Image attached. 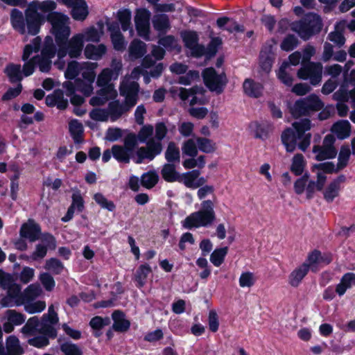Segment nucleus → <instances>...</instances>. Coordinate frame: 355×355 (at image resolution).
<instances>
[{"label": "nucleus", "mask_w": 355, "mask_h": 355, "mask_svg": "<svg viewBox=\"0 0 355 355\" xmlns=\"http://www.w3.org/2000/svg\"><path fill=\"white\" fill-rule=\"evenodd\" d=\"M48 21L51 24V33L58 46V57L63 58L67 54L71 58L80 56L85 35L78 33L68 40L71 34L69 17L61 12H53L48 16Z\"/></svg>", "instance_id": "nucleus-1"}, {"label": "nucleus", "mask_w": 355, "mask_h": 355, "mask_svg": "<svg viewBox=\"0 0 355 355\" xmlns=\"http://www.w3.org/2000/svg\"><path fill=\"white\" fill-rule=\"evenodd\" d=\"M123 64L121 60L112 59L110 67L103 69L97 77L96 84L101 89L98 95L92 97L89 103L93 105H101L110 99H114L117 96V92L113 84L112 80H116L121 73Z\"/></svg>", "instance_id": "nucleus-2"}, {"label": "nucleus", "mask_w": 355, "mask_h": 355, "mask_svg": "<svg viewBox=\"0 0 355 355\" xmlns=\"http://www.w3.org/2000/svg\"><path fill=\"white\" fill-rule=\"evenodd\" d=\"M311 122L308 119H300L292 123V128L284 130L282 134V142L287 152H293L296 147L304 152L311 144Z\"/></svg>", "instance_id": "nucleus-3"}, {"label": "nucleus", "mask_w": 355, "mask_h": 355, "mask_svg": "<svg viewBox=\"0 0 355 355\" xmlns=\"http://www.w3.org/2000/svg\"><path fill=\"white\" fill-rule=\"evenodd\" d=\"M139 84L135 82L128 83V80H123L120 85V94L125 97L123 104L119 101H112L109 103L107 111L112 121L118 119L124 112L129 111L137 103Z\"/></svg>", "instance_id": "nucleus-4"}, {"label": "nucleus", "mask_w": 355, "mask_h": 355, "mask_svg": "<svg viewBox=\"0 0 355 355\" xmlns=\"http://www.w3.org/2000/svg\"><path fill=\"white\" fill-rule=\"evenodd\" d=\"M205 90L202 87L195 86L191 89H186L180 87H172L169 89V92L173 97H179L182 101H187L190 97V105H203L207 103V99L205 96L204 93ZM208 110L204 107H191L189 109V114L197 119H203Z\"/></svg>", "instance_id": "nucleus-5"}, {"label": "nucleus", "mask_w": 355, "mask_h": 355, "mask_svg": "<svg viewBox=\"0 0 355 355\" xmlns=\"http://www.w3.org/2000/svg\"><path fill=\"white\" fill-rule=\"evenodd\" d=\"M200 205V210L190 214L181 222L182 227L187 230L207 227L214 223L216 218L214 202L202 200Z\"/></svg>", "instance_id": "nucleus-6"}, {"label": "nucleus", "mask_w": 355, "mask_h": 355, "mask_svg": "<svg viewBox=\"0 0 355 355\" xmlns=\"http://www.w3.org/2000/svg\"><path fill=\"white\" fill-rule=\"evenodd\" d=\"M10 23L14 30L21 35L26 33L35 35L38 33L41 26L40 17L38 14L28 12L24 18L23 13L17 10L12 9L10 13Z\"/></svg>", "instance_id": "nucleus-7"}, {"label": "nucleus", "mask_w": 355, "mask_h": 355, "mask_svg": "<svg viewBox=\"0 0 355 355\" xmlns=\"http://www.w3.org/2000/svg\"><path fill=\"white\" fill-rule=\"evenodd\" d=\"M83 73V80L77 79L74 83L71 81H66L63 84V87L67 92V95H71L78 91L83 94L85 96H90L94 90L93 83L95 80V69L98 67L97 63H86Z\"/></svg>", "instance_id": "nucleus-8"}, {"label": "nucleus", "mask_w": 355, "mask_h": 355, "mask_svg": "<svg viewBox=\"0 0 355 355\" xmlns=\"http://www.w3.org/2000/svg\"><path fill=\"white\" fill-rule=\"evenodd\" d=\"M291 26L292 31L296 32L302 39L306 40L320 31L322 23L318 15L309 12L302 19L293 22Z\"/></svg>", "instance_id": "nucleus-9"}, {"label": "nucleus", "mask_w": 355, "mask_h": 355, "mask_svg": "<svg viewBox=\"0 0 355 355\" xmlns=\"http://www.w3.org/2000/svg\"><path fill=\"white\" fill-rule=\"evenodd\" d=\"M323 106V103L318 96L311 94L307 97L296 101L291 107V112L294 117L298 118L318 112L320 110Z\"/></svg>", "instance_id": "nucleus-10"}, {"label": "nucleus", "mask_w": 355, "mask_h": 355, "mask_svg": "<svg viewBox=\"0 0 355 355\" xmlns=\"http://www.w3.org/2000/svg\"><path fill=\"white\" fill-rule=\"evenodd\" d=\"M202 78L205 85L211 91L220 94L227 83V78L224 73H217L212 68H207L202 72Z\"/></svg>", "instance_id": "nucleus-11"}, {"label": "nucleus", "mask_w": 355, "mask_h": 355, "mask_svg": "<svg viewBox=\"0 0 355 355\" xmlns=\"http://www.w3.org/2000/svg\"><path fill=\"white\" fill-rule=\"evenodd\" d=\"M55 54V51L53 39L48 36L45 38L41 55L33 57V61L42 72H48L51 67V58L54 57Z\"/></svg>", "instance_id": "nucleus-12"}, {"label": "nucleus", "mask_w": 355, "mask_h": 355, "mask_svg": "<svg viewBox=\"0 0 355 355\" xmlns=\"http://www.w3.org/2000/svg\"><path fill=\"white\" fill-rule=\"evenodd\" d=\"M8 282V286L2 287L7 291V296L1 301L2 306H20L24 304V296H23V292L21 291V286L14 283L12 277Z\"/></svg>", "instance_id": "nucleus-13"}, {"label": "nucleus", "mask_w": 355, "mask_h": 355, "mask_svg": "<svg viewBox=\"0 0 355 355\" xmlns=\"http://www.w3.org/2000/svg\"><path fill=\"white\" fill-rule=\"evenodd\" d=\"M322 69L320 62H309L298 70L297 76L302 80H309L313 85H317L322 80Z\"/></svg>", "instance_id": "nucleus-14"}, {"label": "nucleus", "mask_w": 355, "mask_h": 355, "mask_svg": "<svg viewBox=\"0 0 355 355\" xmlns=\"http://www.w3.org/2000/svg\"><path fill=\"white\" fill-rule=\"evenodd\" d=\"M59 321L58 314L55 310L54 305L51 304L49 306L48 313L43 315L40 328L38 332L42 334L48 335L50 337L54 338L56 336V331L54 325Z\"/></svg>", "instance_id": "nucleus-15"}, {"label": "nucleus", "mask_w": 355, "mask_h": 355, "mask_svg": "<svg viewBox=\"0 0 355 355\" xmlns=\"http://www.w3.org/2000/svg\"><path fill=\"white\" fill-rule=\"evenodd\" d=\"M150 12L146 8H139L136 11L135 22L139 36L146 40H150Z\"/></svg>", "instance_id": "nucleus-16"}, {"label": "nucleus", "mask_w": 355, "mask_h": 355, "mask_svg": "<svg viewBox=\"0 0 355 355\" xmlns=\"http://www.w3.org/2000/svg\"><path fill=\"white\" fill-rule=\"evenodd\" d=\"M181 37L185 46L191 50V53L193 56L200 57L205 53V47L198 44V37L195 31H187L182 32Z\"/></svg>", "instance_id": "nucleus-17"}, {"label": "nucleus", "mask_w": 355, "mask_h": 355, "mask_svg": "<svg viewBox=\"0 0 355 355\" xmlns=\"http://www.w3.org/2000/svg\"><path fill=\"white\" fill-rule=\"evenodd\" d=\"M162 150L161 143L155 141L148 142L147 147H141L137 150L135 162L137 164H141L144 159L152 160L157 155L162 152Z\"/></svg>", "instance_id": "nucleus-18"}, {"label": "nucleus", "mask_w": 355, "mask_h": 355, "mask_svg": "<svg viewBox=\"0 0 355 355\" xmlns=\"http://www.w3.org/2000/svg\"><path fill=\"white\" fill-rule=\"evenodd\" d=\"M200 171L198 170H193L189 172H187L180 174L178 182H182L187 187L191 189H197L206 182V179L203 177L200 176Z\"/></svg>", "instance_id": "nucleus-19"}, {"label": "nucleus", "mask_w": 355, "mask_h": 355, "mask_svg": "<svg viewBox=\"0 0 355 355\" xmlns=\"http://www.w3.org/2000/svg\"><path fill=\"white\" fill-rule=\"evenodd\" d=\"M5 318L7 321L3 324V329L6 333L12 332L14 330L15 326L21 325L26 320L25 315L17 312L15 310L6 311Z\"/></svg>", "instance_id": "nucleus-20"}, {"label": "nucleus", "mask_w": 355, "mask_h": 355, "mask_svg": "<svg viewBox=\"0 0 355 355\" xmlns=\"http://www.w3.org/2000/svg\"><path fill=\"white\" fill-rule=\"evenodd\" d=\"M347 85V80H346L343 85L334 94V98L338 101L336 105L338 115L340 116H345L347 114L348 107L344 103L347 101L350 98L349 94H348L346 86Z\"/></svg>", "instance_id": "nucleus-21"}, {"label": "nucleus", "mask_w": 355, "mask_h": 355, "mask_svg": "<svg viewBox=\"0 0 355 355\" xmlns=\"http://www.w3.org/2000/svg\"><path fill=\"white\" fill-rule=\"evenodd\" d=\"M107 29L110 32V37L113 47L116 51H123L126 46L125 39L119 31L117 23H107Z\"/></svg>", "instance_id": "nucleus-22"}, {"label": "nucleus", "mask_w": 355, "mask_h": 355, "mask_svg": "<svg viewBox=\"0 0 355 355\" xmlns=\"http://www.w3.org/2000/svg\"><path fill=\"white\" fill-rule=\"evenodd\" d=\"M346 178L341 175L331 181L324 191V198L328 202H332L338 196L341 184L345 182Z\"/></svg>", "instance_id": "nucleus-23"}, {"label": "nucleus", "mask_w": 355, "mask_h": 355, "mask_svg": "<svg viewBox=\"0 0 355 355\" xmlns=\"http://www.w3.org/2000/svg\"><path fill=\"white\" fill-rule=\"evenodd\" d=\"M40 233L39 225L31 219L24 223L20 229V236L28 239L31 242L36 241L39 238Z\"/></svg>", "instance_id": "nucleus-24"}, {"label": "nucleus", "mask_w": 355, "mask_h": 355, "mask_svg": "<svg viewBox=\"0 0 355 355\" xmlns=\"http://www.w3.org/2000/svg\"><path fill=\"white\" fill-rule=\"evenodd\" d=\"M56 8V3L51 0H46L44 1H34L31 2L29 5L28 10L31 12V13L37 14L38 11H40L43 13L49 12L47 17L53 13V12Z\"/></svg>", "instance_id": "nucleus-25"}, {"label": "nucleus", "mask_w": 355, "mask_h": 355, "mask_svg": "<svg viewBox=\"0 0 355 355\" xmlns=\"http://www.w3.org/2000/svg\"><path fill=\"white\" fill-rule=\"evenodd\" d=\"M309 272L307 264H301L290 273L288 277V284L293 287H297Z\"/></svg>", "instance_id": "nucleus-26"}, {"label": "nucleus", "mask_w": 355, "mask_h": 355, "mask_svg": "<svg viewBox=\"0 0 355 355\" xmlns=\"http://www.w3.org/2000/svg\"><path fill=\"white\" fill-rule=\"evenodd\" d=\"M250 128L254 132V137L261 139H266L273 130V126L270 123L253 122L250 125Z\"/></svg>", "instance_id": "nucleus-27"}, {"label": "nucleus", "mask_w": 355, "mask_h": 355, "mask_svg": "<svg viewBox=\"0 0 355 355\" xmlns=\"http://www.w3.org/2000/svg\"><path fill=\"white\" fill-rule=\"evenodd\" d=\"M155 63V61L152 59L150 55H146L144 57V58L142 60L141 65L137 67H135L132 71L131 72V74L130 77H125L123 80H127L128 83L130 84V83L135 82V80L139 79L141 75L143 74L145 69H147L152 67ZM135 83H137L135 81Z\"/></svg>", "instance_id": "nucleus-28"}, {"label": "nucleus", "mask_w": 355, "mask_h": 355, "mask_svg": "<svg viewBox=\"0 0 355 355\" xmlns=\"http://www.w3.org/2000/svg\"><path fill=\"white\" fill-rule=\"evenodd\" d=\"M274 54L271 45L264 46L260 53V67L266 73H268L272 66Z\"/></svg>", "instance_id": "nucleus-29"}, {"label": "nucleus", "mask_w": 355, "mask_h": 355, "mask_svg": "<svg viewBox=\"0 0 355 355\" xmlns=\"http://www.w3.org/2000/svg\"><path fill=\"white\" fill-rule=\"evenodd\" d=\"M106 52L107 47L103 44L98 45L87 44L84 50L85 58L93 60H101Z\"/></svg>", "instance_id": "nucleus-30"}, {"label": "nucleus", "mask_w": 355, "mask_h": 355, "mask_svg": "<svg viewBox=\"0 0 355 355\" xmlns=\"http://www.w3.org/2000/svg\"><path fill=\"white\" fill-rule=\"evenodd\" d=\"M331 130L338 139H344L350 135L351 125L347 120H340L333 125Z\"/></svg>", "instance_id": "nucleus-31"}, {"label": "nucleus", "mask_w": 355, "mask_h": 355, "mask_svg": "<svg viewBox=\"0 0 355 355\" xmlns=\"http://www.w3.org/2000/svg\"><path fill=\"white\" fill-rule=\"evenodd\" d=\"M71 8V16L75 20L83 21L89 14L88 6L85 0H78Z\"/></svg>", "instance_id": "nucleus-32"}, {"label": "nucleus", "mask_w": 355, "mask_h": 355, "mask_svg": "<svg viewBox=\"0 0 355 355\" xmlns=\"http://www.w3.org/2000/svg\"><path fill=\"white\" fill-rule=\"evenodd\" d=\"M243 87L245 94L254 98H258L261 96L263 89L261 83L254 82L253 80L249 78L245 80Z\"/></svg>", "instance_id": "nucleus-33"}, {"label": "nucleus", "mask_w": 355, "mask_h": 355, "mask_svg": "<svg viewBox=\"0 0 355 355\" xmlns=\"http://www.w3.org/2000/svg\"><path fill=\"white\" fill-rule=\"evenodd\" d=\"M313 152L315 154V158L318 161L331 159L336 157L337 152L334 146H317L313 148Z\"/></svg>", "instance_id": "nucleus-34"}, {"label": "nucleus", "mask_w": 355, "mask_h": 355, "mask_svg": "<svg viewBox=\"0 0 355 355\" xmlns=\"http://www.w3.org/2000/svg\"><path fill=\"white\" fill-rule=\"evenodd\" d=\"M91 63L90 62H83L82 63H79L76 61H71L68 64L67 70L64 73V76L66 78L69 80H72L75 78L79 73H81L83 76V73L84 71H86L85 69V64Z\"/></svg>", "instance_id": "nucleus-35"}, {"label": "nucleus", "mask_w": 355, "mask_h": 355, "mask_svg": "<svg viewBox=\"0 0 355 355\" xmlns=\"http://www.w3.org/2000/svg\"><path fill=\"white\" fill-rule=\"evenodd\" d=\"M6 348L8 355H22L24 353L19 340L14 335L10 336L6 338Z\"/></svg>", "instance_id": "nucleus-36"}, {"label": "nucleus", "mask_w": 355, "mask_h": 355, "mask_svg": "<svg viewBox=\"0 0 355 355\" xmlns=\"http://www.w3.org/2000/svg\"><path fill=\"white\" fill-rule=\"evenodd\" d=\"M355 282V274L348 272L345 274L340 279V282L337 284L335 292L339 295L343 296L346 291L351 288L352 284Z\"/></svg>", "instance_id": "nucleus-37"}, {"label": "nucleus", "mask_w": 355, "mask_h": 355, "mask_svg": "<svg viewBox=\"0 0 355 355\" xmlns=\"http://www.w3.org/2000/svg\"><path fill=\"white\" fill-rule=\"evenodd\" d=\"M306 166V161L303 155L297 153L291 159V171L295 175H301Z\"/></svg>", "instance_id": "nucleus-38"}, {"label": "nucleus", "mask_w": 355, "mask_h": 355, "mask_svg": "<svg viewBox=\"0 0 355 355\" xmlns=\"http://www.w3.org/2000/svg\"><path fill=\"white\" fill-rule=\"evenodd\" d=\"M128 52L132 59L139 58L146 53V44L140 40H134L129 46Z\"/></svg>", "instance_id": "nucleus-39"}, {"label": "nucleus", "mask_w": 355, "mask_h": 355, "mask_svg": "<svg viewBox=\"0 0 355 355\" xmlns=\"http://www.w3.org/2000/svg\"><path fill=\"white\" fill-rule=\"evenodd\" d=\"M114 320L113 328L118 331H126L130 326V322L125 318L123 313L119 311H116L112 313Z\"/></svg>", "instance_id": "nucleus-40"}, {"label": "nucleus", "mask_w": 355, "mask_h": 355, "mask_svg": "<svg viewBox=\"0 0 355 355\" xmlns=\"http://www.w3.org/2000/svg\"><path fill=\"white\" fill-rule=\"evenodd\" d=\"M151 272L152 268L148 263L140 265L135 275L137 286L139 288L143 287L146 283L148 276Z\"/></svg>", "instance_id": "nucleus-41"}, {"label": "nucleus", "mask_w": 355, "mask_h": 355, "mask_svg": "<svg viewBox=\"0 0 355 355\" xmlns=\"http://www.w3.org/2000/svg\"><path fill=\"white\" fill-rule=\"evenodd\" d=\"M161 174L164 180L168 182H178L180 174L176 171L173 164H166L163 166Z\"/></svg>", "instance_id": "nucleus-42"}, {"label": "nucleus", "mask_w": 355, "mask_h": 355, "mask_svg": "<svg viewBox=\"0 0 355 355\" xmlns=\"http://www.w3.org/2000/svg\"><path fill=\"white\" fill-rule=\"evenodd\" d=\"M69 129L74 142L76 144L80 143L83 133V124L78 120L73 119L69 122Z\"/></svg>", "instance_id": "nucleus-43"}, {"label": "nucleus", "mask_w": 355, "mask_h": 355, "mask_svg": "<svg viewBox=\"0 0 355 355\" xmlns=\"http://www.w3.org/2000/svg\"><path fill=\"white\" fill-rule=\"evenodd\" d=\"M113 157L119 162L128 163L132 153L123 146L114 145L112 148Z\"/></svg>", "instance_id": "nucleus-44"}, {"label": "nucleus", "mask_w": 355, "mask_h": 355, "mask_svg": "<svg viewBox=\"0 0 355 355\" xmlns=\"http://www.w3.org/2000/svg\"><path fill=\"white\" fill-rule=\"evenodd\" d=\"M153 24L154 28L159 32H165L170 27L168 17L164 14L155 15Z\"/></svg>", "instance_id": "nucleus-45"}, {"label": "nucleus", "mask_w": 355, "mask_h": 355, "mask_svg": "<svg viewBox=\"0 0 355 355\" xmlns=\"http://www.w3.org/2000/svg\"><path fill=\"white\" fill-rule=\"evenodd\" d=\"M196 143L199 150L205 153H212L216 149V143L206 137H196Z\"/></svg>", "instance_id": "nucleus-46"}, {"label": "nucleus", "mask_w": 355, "mask_h": 355, "mask_svg": "<svg viewBox=\"0 0 355 355\" xmlns=\"http://www.w3.org/2000/svg\"><path fill=\"white\" fill-rule=\"evenodd\" d=\"M118 19L121 23L123 31L130 30L131 35L133 34V30L130 28L131 25V12L128 9H124L118 12Z\"/></svg>", "instance_id": "nucleus-47"}, {"label": "nucleus", "mask_w": 355, "mask_h": 355, "mask_svg": "<svg viewBox=\"0 0 355 355\" xmlns=\"http://www.w3.org/2000/svg\"><path fill=\"white\" fill-rule=\"evenodd\" d=\"M227 252V247L216 248L210 255V261L214 266L219 267L224 262Z\"/></svg>", "instance_id": "nucleus-48"}, {"label": "nucleus", "mask_w": 355, "mask_h": 355, "mask_svg": "<svg viewBox=\"0 0 355 355\" xmlns=\"http://www.w3.org/2000/svg\"><path fill=\"white\" fill-rule=\"evenodd\" d=\"M42 293V290L39 284H33L29 285L23 292L24 296V303L26 301H32L40 296Z\"/></svg>", "instance_id": "nucleus-49"}, {"label": "nucleus", "mask_w": 355, "mask_h": 355, "mask_svg": "<svg viewBox=\"0 0 355 355\" xmlns=\"http://www.w3.org/2000/svg\"><path fill=\"white\" fill-rule=\"evenodd\" d=\"M24 309L25 311L30 313L33 314L36 313H41L46 308V302L43 300L38 301H26L24 304Z\"/></svg>", "instance_id": "nucleus-50"}, {"label": "nucleus", "mask_w": 355, "mask_h": 355, "mask_svg": "<svg viewBox=\"0 0 355 355\" xmlns=\"http://www.w3.org/2000/svg\"><path fill=\"white\" fill-rule=\"evenodd\" d=\"M198 150L196 138L187 139L182 146V153L191 157H194L198 155Z\"/></svg>", "instance_id": "nucleus-51"}, {"label": "nucleus", "mask_w": 355, "mask_h": 355, "mask_svg": "<svg viewBox=\"0 0 355 355\" xmlns=\"http://www.w3.org/2000/svg\"><path fill=\"white\" fill-rule=\"evenodd\" d=\"M5 71L12 83L19 82L22 79L20 64H10L7 66Z\"/></svg>", "instance_id": "nucleus-52"}, {"label": "nucleus", "mask_w": 355, "mask_h": 355, "mask_svg": "<svg viewBox=\"0 0 355 355\" xmlns=\"http://www.w3.org/2000/svg\"><path fill=\"white\" fill-rule=\"evenodd\" d=\"M158 180L159 176L155 171H148L141 175V182L143 187L151 189L157 183Z\"/></svg>", "instance_id": "nucleus-53"}, {"label": "nucleus", "mask_w": 355, "mask_h": 355, "mask_svg": "<svg viewBox=\"0 0 355 355\" xmlns=\"http://www.w3.org/2000/svg\"><path fill=\"white\" fill-rule=\"evenodd\" d=\"M256 281L255 275L249 271L243 272L239 279V286L241 288H250L255 284Z\"/></svg>", "instance_id": "nucleus-54"}, {"label": "nucleus", "mask_w": 355, "mask_h": 355, "mask_svg": "<svg viewBox=\"0 0 355 355\" xmlns=\"http://www.w3.org/2000/svg\"><path fill=\"white\" fill-rule=\"evenodd\" d=\"M288 67V63L287 62H284L278 70L277 76L282 83L290 87L293 85V78L286 71Z\"/></svg>", "instance_id": "nucleus-55"}, {"label": "nucleus", "mask_w": 355, "mask_h": 355, "mask_svg": "<svg viewBox=\"0 0 355 355\" xmlns=\"http://www.w3.org/2000/svg\"><path fill=\"white\" fill-rule=\"evenodd\" d=\"M40 324L37 317L34 316L28 320L25 325L21 329L22 334L26 335L33 334L40 328Z\"/></svg>", "instance_id": "nucleus-56"}, {"label": "nucleus", "mask_w": 355, "mask_h": 355, "mask_svg": "<svg viewBox=\"0 0 355 355\" xmlns=\"http://www.w3.org/2000/svg\"><path fill=\"white\" fill-rule=\"evenodd\" d=\"M153 127L152 125H144L140 130L137 137L141 143H146L148 145V142L155 141L153 137Z\"/></svg>", "instance_id": "nucleus-57"}, {"label": "nucleus", "mask_w": 355, "mask_h": 355, "mask_svg": "<svg viewBox=\"0 0 355 355\" xmlns=\"http://www.w3.org/2000/svg\"><path fill=\"white\" fill-rule=\"evenodd\" d=\"M180 150L176 144L173 142H170L168 145L167 149L165 152V158L168 162H173L180 161Z\"/></svg>", "instance_id": "nucleus-58"}, {"label": "nucleus", "mask_w": 355, "mask_h": 355, "mask_svg": "<svg viewBox=\"0 0 355 355\" xmlns=\"http://www.w3.org/2000/svg\"><path fill=\"white\" fill-rule=\"evenodd\" d=\"M40 44L41 39L39 37H37L33 39L31 44L26 45L24 49L22 60L26 61L33 52H37L40 49Z\"/></svg>", "instance_id": "nucleus-59"}, {"label": "nucleus", "mask_w": 355, "mask_h": 355, "mask_svg": "<svg viewBox=\"0 0 355 355\" xmlns=\"http://www.w3.org/2000/svg\"><path fill=\"white\" fill-rule=\"evenodd\" d=\"M199 78L200 74L198 71L190 70L187 71L184 75L182 74V76H180L178 83L184 85H189L196 80H199Z\"/></svg>", "instance_id": "nucleus-60"}, {"label": "nucleus", "mask_w": 355, "mask_h": 355, "mask_svg": "<svg viewBox=\"0 0 355 355\" xmlns=\"http://www.w3.org/2000/svg\"><path fill=\"white\" fill-rule=\"evenodd\" d=\"M350 154V150L348 146H343L340 148L338 158L337 169L341 170L347 165Z\"/></svg>", "instance_id": "nucleus-61"}, {"label": "nucleus", "mask_w": 355, "mask_h": 355, "mask_svg": "<svg viewBox=\"0 0 355 355\" xmlns=\"http://www.w3.org/2000/svg\"><path fill=\"white\" fill-rule=\"evenodd\" d=\"M159 44L163 46L167 50H177V51H180V50L177 40L171 35H167L160 38Z\"/></svg>", "instance_id": "nucleus-62"}, {"label": "nucleus", "mask_w": 355, "mask_h": 355, "mask_svg": "<svg viewBox=\"0 0 355 355\" xmlns=\"http://www.w3.org/2000/svg\"><path fill=\"white\" fill-rule=\"evenodd\" d=\"M45 269L53 274H60L64 270L63 264L57 259L51 258L46 261Z\"/></svg>", "instance_id": "nucleus-63"}, {"label": "nucleus", "mask_w": 355, "mask_h": 355, "mask_svg": "<svg viewBox=\"0 0 355 355\" xmlns=\"http://www.w3.org/2000/svg\"><path fill=\"white\" fill-rule=\"evenodd\" d=\"M103 33V31H99L96 28L91 27L86 29L82 34L85 35L84 41L98 42L100 41Z\"/></svg>", "instance_id": "nucleus-64"}]
</instances>
